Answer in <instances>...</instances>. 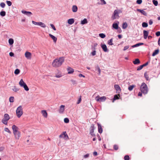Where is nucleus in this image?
Segmentation results:
<instances>
[{
    "label": "nucleus",
    "instance_id": "nucleus-1",
    "mask_svg": "<svg viewBox=\"0 0 160 160\" xmlns=\"http://www.w3.org/2000/svg\"><path fill=\"white\" fill-rule=\"evenodd\" d=\"M64 61V58L63 57H61L54 60L52 63V66L54 68H58L62 65Z\"/></svg>",
    "mask_w": 160,
    "mask_h": 160
},
{
    "label": "nucleus",
    "instance_id": "nucleus-2",
    "mask_svg": "<svg viewBox=\"0 0 160 160\" xmlns=\"http://www.w3.org/2000/svg\"><path fill=\"white\" fill-rule=\"evenodd\" d=\"M140 88L141 91L142 93L144 94L147 93L148 92V87L144 82H143L142 83Z\"/></svg>",
    "mask_w": 160,
    "mask_h": 160
},
{
    "label": "nucleus",
    "instance_id": "nucleus-3",
    "mask_svg": "<svg viewBox=\"0 0 160 160\" xmlns=\"http://www.w3.org/2000/svg\"><path fill=\"white\" fill-rule=\"evenodd\" d=\"M121 11L120 10H115L113 12V14L112 16V18L113 19H118L119 18V13H121Z\"/></svg>",
    "mask_w": 160,
    "mask_h": 160
},
{
    "label": "nucleus",
    "instance_id": "nucleus-4",
    "mask_svg": "<svg viewBox=\"0 0 160 160\" xmlns=\"http://www.w3.org/2000/svg\"><path fill=\"white\" fill-rule=\"evenodd\" d=\"M17 116L18 118H20L23 114L22 108L21 106H19L16 110Z\"/></svg>",
    "mask_w": 160,
    "mask_h": 160
},
{
    "label": "nucleus",
    "instance_id": "nucleus-5",
    "mask_svg": "<svg viewBox=\"0 0 160 160\" xmlns=\"http://www.w3.org/2000/svg\"><path fill=\"white\" fill-rule=\"evenodd\" d=\"M19 85L22 87L24 88L25 90L28 91L29 90L27 86L26 83L24 82L22 79H21L19 82Z\"/></svg>",
    "mask_w": 160,
    "mask_h": 160
},
{
    "label": "nucleus",
    "instance_id": "nucleus-6",
    "mask_svg": "<svg viewBox=\"0 0 160 160\" xmlns=\"http://www.w3.org/2000/svg\"><path fill=\"white\" fill-rule=\"evenodd\" d=\"M9 116L8 114L6 113L4 114V118L2 120V122L5 125H7L8 121L10 119Z\"/></svg>",
    "mask_w": 160,
    "mask_h": 160
},
{
    "label": "nucleus",
    "instance_id": "nucleus-7",
    "mask_svg": "<svg viewBox=\"0 0 160 160\" xmlns=\"http://www.w3.org/2000/svg\"><path fill=\"white\" fill-rule=\"evenodd\" d=\"M32 23L34 25L40 26L42 28H45L46 27V25L44 23L42 22H37L33 21H32Z\"/></svg>",
    "mask_w": 160,
    "mask_h": 160
},
{
    "label": "nucleus",
    "instance_id": "nucleus-8",
    "mask_svg": "<svg viewBox=\"0 0 160 160\" xmlns=\"http://www.w3.org/2000/svg\"><path fill=\"white\" fill-rule=\"evenodd\" d=\"M25 56L28 59L30 60L31 59L32 54L31 53L29 52H26L25 53Z\"/></svg>",
    "mask_w": 160,
    "mask_h": 160
},
{
    "label": "nucleus",
    "instance_id": "nucleus-9",
    "mask_svg": "<svg viewBox=\"0 0 160 160\" xmlns=\"http://www.w3.org/2000/svg\"><path fill=\"white\" fill-rule=\"evenodd\" d=\"M114 88L116 90V92L117 93H120L121 92V89L119 86L117 84H115L114 85Z\"/></svg>",
    "mask_w": 160,
    "mask_h": 160
},
{
    "label": "nucleus",
    "instance_id": "nucleus-10",
    "mask_svg": "<svg viewBox=\"0 0 160 160\" xmlns=\"http://www.w3.org/2000/svg\"><path fill=\"white\" fill-rule=\"evenodd\" d=\"M65 106L63 105H61L60 106L59 109V112L60 113H62L65 110Z\"/></svg>",
    "mask_w": 160,
    "mask_h": 160
},
{
    "label": "nucleus",
    "instance_id": "nucleus-11",
    "mask_svg": "<svg viewBox=\"0 0 160 160\" xmlns=\"http://www.w3.org/2000/svg\"><path fill=\"white\" fill-rule=\"evenodd\" d=\"M22 12L28 16H30L32 14V13L31 12L27 11L25 10H22Z\"/></svg>",
    "mask_w": 160,
    "mask_h": 160
},
{
    "label": "nucleus",
    "instance_id": "nucleus-12",
    "mask_svg": "<svg viewBox=\"0 0 160 160\" xmlns=\"http://www.w3.org/2000/svg\"><path fill=\"white\" fill-rule=\"evenodd\" d=\"M13 134L14 135L15 138L16 139H19L20 136V132H19V131L13 133Z\"/></svg>",
    "mask_w": 160,
    "mask_h": 160
},
{
    "label": "nucleus",
    "instance_id": "nucleus-13",
    "mask_svg": "<svg viewBox=\"0 0 160 160\" xmlns=\"http://www.w3.org/2000/svg\"><path fill=\"white\" fill-rule=\"evenodd\" d=\"M66 137H67V138H68L66 132H63V133L59 135V138H65Z\"/></svg>",
    "mask_w": 160,
    "mask_h": 160
},
{
    "label": "nucleus",
    "instance_id": "nucleus-14",
    "mask_svg": "<svg viewBox=\"0 0 160 160\" xmlns=\"http://www.w3.org/2000/svg\"><path fill=\"white\" fill-rule=\"evenodd\" d=\"M94 129L93 125H92L90 128V133L92 136H94L95 135L93 133Z\"/></svg>",
    "mask_w": 160,
    "mask_h": 160
},
{
    "label": "nucleus",
    "instance_id": "nucleus-15",
    "mask_svg": "<svg viewBox=\"0 0 160 160\" xmlns=\"http://www.w3.org/2000/svg\"><path fill=\"white\" fill-rule=\"evenodd\" d=\"M137 11L139 12H140L141 13V14L144 16H147V13L145 12L143 10H142L139 9H137Z\"/></svg>",
    "mask_w": 160,
    "mask_h": 160
},
{
    "label": "nucleus",
    "instance_id": "nucleus-16",
    "mask_svg": "<svg viewBox=\"0 0 160 160\" xmlns=\"http://www.w3.org/2000/svg\"><path fill=\"white\" fill-rule=\"evenodd\" d=\"M12 129L13 131V133H14L16 132H18V128L15 125H13L12 126Z\"/></svg>",
    "mask_w": 160,
    "mask_h": 160
},
{
    "label": "nucleus",
    "instance_id": "nucleus-17",
    "mask_svg": "<svg viewBox=\"0 0 160 160\" xmlns=\"http://www.w3.org/2000/svg\"><path fill=\"white\" fill-rule=\"evenodd\" d=\"M101 47L104 52H108V50L107 49V46L105 44L102 45L101 46Z\"/></svg>",
    "mask_w": 160,
    "mask_h": 160
},
{
    "label": "nucleus",
    "instance_id": "nucleus-18",
    "mask_svg": "<svg viewBox=\"0 0 160 160\" xmlns=\"http://www.w3.org/2000/svg\"><path fill=\"white\" fill-rule=\"evenodd\" d=\"M41 113L43 116L45 118H47L48 117V113L45 110H42L41 111Z\"/></svg>",
    "mask_w": 160,
    "mask_h": 160
},
{
    "label": "nucleus",
    "instance_id": "nucleus-19",
    "mask_svg": "<svg viewBox=\"0 0 160 160\" xmlns=\"http://www.w3.org/2000/svg\"><path fill=\"white\" fill-rule=\"evenodd\" d=\"M67 70L68 74L72 73L74 72V69L70 67H68Z\"/></svg>",
    "mask_w": 160,
    "mask_h": 160
},
{
    "label": "nucleus",
    "instance_id": "nucleus-20",
    "mask_svg": "<svg viewBox=\"0 0 160 160\" xmlns=\"http://www.w3.org/2000/svg\"><path fill=\"white\" fill-rule=\"evenodd\" d=\"M78 7L76 5H74L72 6V11L73 12H76L78 10Z\"/></svg>",
    "mask_w": 160,
    "mask_h": 160
},
{
    "label": "nucleus",
    "instance_id": "nucleus-21",
    "mask_svg": "<svg viewBox=\"0 0 160 160\" xmlns=\"http://www.w3.org/2000/svg\"><path fill=\"white\" fill-rule=\"evenodd\" d=\"M148 32L146 30L143 31V37L145 39H146L148 36Z\"/></svg>",
    "mask_w": 160,
    "mask_h": 160
},
{
    "label": "nucleus",
    "instance_id": "nucleus-22",
    "mask_svg": "<svg viewBox=\"0 0 160 160\" xmlns=\"http://www.w3.org/2000/svg\"><path fill=\"white\" fill-rule=\"evenodd\" d=\"M49 35L53 40L54 42H56L57 40V38L56 37L51 34H49Z\"/></svg>",
    "mask_w": 160,
    "mask_h": 160
},
{
    "label": "nucleus",
    "instance_id": "nucleus-23",
    "mask_svg": "<svg viewBox=\"0 0 160 160\" xmlns=\"http://www.w3.org/2000/svg\"><path fill=\"white\" fill-rule=\"evenodd\" d=\"M74 19L73 18H71L69 19L68 20V23L70 24L71 25L74 22Z\"/></svg>",
    "mask_w": 160,
    "mask_h": 160
},
{
    "label": "nucleus",
    "instance_id": "nucleus-24",
    "mask_svg": "<svg viewBox=\"0 0 160 160\" xmlns=\"http://www.w3.org/2000/svg\"><path fill=\"white\" fill-rule=\"evenodd\" d=\"M144 44V43H137L136 44H135L133 45H132V48H135V47H138L140 46H141V45H143Z\"/></svg>",
    "mask_w": 160,
    "mask_h": 160
},
{
    "label": "nucleus",
    "instance_id": "nucleus-25",
    "mask_svg": "<svg viewBox=\"0 0 160 160\" xmlns=\"http://www.w3.org/2000/svg\"><path fill=\"white\" fill-rule=\"evenodd\" d=\"M133 62L135 65L138 64L140 63V61L137 58L134 61H133Z\"/></svg>",
    "mask_w": 160,
    "mask_h": 160
},
{
    "label": "nucleus",
    "instance_id": "nucleus-26",
    "mask_svg": "<svg viewBox=\"0 0 160 160\" xmlns=\"http://www.w3.org/2000/svg\"><path fill=\"white\" fill-rule=\"evenodd\" d=\"M112 27L114 29H117L118 28V25L117 23H114L112 24Z\"/></svg>",
    "mask_w": 160,
    "mask_h": 160
},
{
    "label": "nucleus",
    "instance_id": "nucleus-27",
    "mask_svg": "<svg viewBox=\"0 0 160 160\" xmlns=\"http://www.w3.org/2000/svg\"><path fill=\"white\" fill-rule=\"evenodd\" d=\"M88 23V21L86 18H84L81 21V24H84Z\"/></svg>",
    "mask_w": 160,
    "mask_h": 160
},
{
    "label": "nucleus",
    "instance_id": "nucleus-28",
    "mask_svg": "<svg viewBox=\"0 0 160 160\" xmlns=\"http://www.w3.org/2000/svg\"><path fill=\"white\" fill-rule=\"evenodd\" d=\"M12 89L15 92H17L19 90V89L17 88L16 86H14L12 87Z\"/></svg>",
    "mask_w": 160,
    "mask_h": 160
},
{
    "label": "nucleus",
    "instance_id": "nucleus-29",
    "mask_svg": "<svg viewBox=\"0 0 160 160\" xmlns=\"http://www.w3.org/2000/svg\"><path fill=\"white\" fill-rule=\"evenodd\" d=\"M159 50L158 49H157L155 50L154 52H153L152 54V56H155L156 55L158 54L159 52Z\"/></svg>",
    "mask_w": 160,
    "mask_h": 160
},
{
    "label": "nucleus",
    "instance_id": "nucleus-30",
    "mask_svg": "<svg viewBox=\"0 0 160 160\" xmlns=\"http://www.w3.org/2000/svg\"><path fill=\"white\" fill-rule=\"evenodd\" d=\"M6 12L4 11H2L0 12V15L2 17H4L6 15Z\"/></svg>",
    "mask_w": 160,
    "mask_h": 160
},
{
    "label": "nucleus",
    "instance_id": "nucleus-31",
    "mask_svg": "<svg viewBox=\"0 0 160 160\" xmlns=\"http://www.w3.org/2000/svg\"><path fill=\"white\" fill-rule=\"evenodd\" d=\"M8 42L10 45H12L14 42L13 39L12 38H10L8 40Z\"/></svg>",
    "mask_w": 160,
    "mask_h": 160
},
{
    "label": "nucleus",
    "instance_id": "nucleus-32",
    "mask_svg": "<svg viewBox=\"0 0 160 160\" xmlns=\"http://www.w3.org/2000/svg\"><path fill=\"white\" fill-rule=\"evenodd\" d=\"M112 42H113L112 39L111 38L108 41V43L109 45H113Z\"/></svg>",
    "mask_w": 160,
    "mask_h": 160
},
{
    "label": "nucleus",
    "instance_id": "nucleus-33",
    "mask_svg": "<svg viewBox=\"0 0 160 160\" xmlns=\"http://www.w3.org/2000/svg\"><path fill=\"white\" fill-rule=\"evenodd\" d=\"M95 70L96 71H97L98 73H100V69L98 65H97L96 67Z\"/></svg>",
    "mask_w": 160,
    "mask_h": 160
},
{
    "label": "nucleus",
    "instance_id": "nucleus-34",
    "mask_svg": "<svg viewBox=\"0 0 160 160\" xmlns=\"http://www.w3.org/2000/svg\"><path fill=\"white\" fill-rule=\"evenodd\" d=\"M128 26V24L126 22L123 23L122 26V28L124 29H126Z\"/></svg>",
    "mask_w": 160,
    "mask_h": 160
},
{
    "label": "nucleus",
    "instance_id": "nucleus-35",
    "mask_svg": "<svg viewBox=\"0 0 160 160\" xmlns=\"http://www.w3.org/2000/svg\"><path fill=\"white\" fill-rule=\"evenodd\" d=\"M118 95H114L112 102H114V100L119 99V98Z\"/></svg>",
    "mask_w": 160,
    "mask_h": 160
},
{
    "label": "nucleus",
    "instance_id": "nucleus-36",
    "mask_svg": "<svg viewBox=\"0 0 160 160\" xmlns=\"http://www.w3.org/2000/svg\"><path fill=\"white\" fill-rule=\"evenodd\" d=\"M9 101L11 102H13L14 101V98L13 97H10L9 98Z\"/></svg>",
    "mask_w": 160,
    "mask_h": 160
},
{
    "label": "nucleus",
    "instance_id": "nucleus-37",
    "mask_svg": "<svg viewBox=\"0 0 160 160\" xmlns=\"http://www.w3.org/2000/svg\"><path fill=\"white\" fill-rule=\"evenodd\" d=\"M135 87V85H132L131 86H129L128 88V89L130 91H131L132 90L133 88Z\"/></svg>",
    "mask_w": 160,
    "mask_h": 160
},
{
    "label": "nucleus",
    "instance_id": "nucleus-38",
    "mask_svg": "<svg viewBox=\"0 0 160 160\" xmlns=\"http://www.w3.org/2000/svg\"><path fill=\"white\" fill-rule=\"evenodd\" d=\"M142 26L143 27H144V28L147 27L148 26V24L146 22H143L142 24Z\"/></svg>",
    "mask_w": 160,
    "mask_h": 160
},
{
    "label": "nucleus",
    "instance_id": "nucleus-39",
    "mask_svg": "<svg viewBox=\"0 0 160 160\" xmlns=\"http://www.w3.org/2000/svg\"><path fill=\"white\" fill-rule=\"evenodd\" d=\"M4 131H5L8 132V133H9L10 134L11 133V132L10 131L9 129L7 128H5Z\"/></svg>",
    "mask_w": 160,
    "mask_h": 160
},
{
    "label": "nucleus",
    "instance_id": "nucleus-40",
    "mask_svg": "<svg viewBox=\"0 0 160 160\" xmlns=\"http://www.w3.org/2000/svg\"><path fill=\"white\" fill-rule=\"evenodd\" d=\"M144 77L148 81L149 80V77L148 76V75L147 73V72H145L144 73Z\"/></svg>",
    "mask_w": 160,
    "mask_h": 160
},
{
    "label": "nucleus",
    "instance_id": "nucleus-41",
    "mask_svg": "<svg viewBox=\"0 0 160 160\" xmlns=\"http://www.w3.org/2000/svg\"><path fill=\"white\" fill-rule=\"evenodd\" d=\"M152 2L153 4L155 6H157L158 5V2L157 1L153 0L152 1Z\"/></svg>",
    "mask_w": 160,
    "mask_h": 160
},
{
    "label": "nucleus",
    "instance_id": "nucleus-42",
    "mask_svg": "<svg viewBox=\"0 0 160 160\" xmlns=\"http://www.w3.org/2000/svg\"><path fill=\"white\" fill-rule=\"evenodd\" d=\"M19 72L20 70L19 69H16L14 71V73L16 75L18 74L19 73Z\"/></svg>",
    "mask_w": 160,
    "mask_h": 160
},
{
    "label": "nucleus",
    "instance_id": "nucleus-43",
    "mask_svg": "<svg viewBox=\"0 0 160 160\" xmlns=\"http://www.w3.org/2000/svg\"><path fill=\"white\" fill-rule=\"evenodd\" d=\"M5 5H5V3L3 2L1 3L0 4V6L2 8H4L5 7Z\"/></svg>",
    "mask_w": 160,
    "mask_h": 160
},
{
    "label": "nucleus",
    "instance_id": "nucleus-44",
    "mask_svg": "<svg viewBox=\"0 0 160 160\" xmlns=\"http://www.w3.org/2000/svg\"><path fill=\"white\" fill-rule=\"evenodd\" d=\"M106 97H101V102L104 101L106 99Z\"/></svg>",
    "mask_w": 160,
    "mask_h": 160
},
{
    "label": "nucleus",
    "instance_id": "nucleus-45",
    "mask_svg": "<svg viewBox=\"0 0 160 160\" xmlns=\"http://www.w3.org/2000/svg\"><path fill=\"white\" fill-rule=\"evenodd\" d=\"M64 122L66 123H68L69 122V120L67 118H65L64 119Z\"/></svg>",
    "mask_w": 160,
    "mask_h": 160
},
{
    "label": "nucleus",
    "instance_id": "nucleus-46",
    "mask_svg": "<svg viewBox=\"0 0 160 160\" xmlns=\"http://www.w3.org/2000/svg\"><path fill=\"white\" fill-rule=\"evenodd\" d=\"M71 81L72 82V84L73 85L77 84L76 81L74 80L71 79Z\"/></svg>",
    "mask_w": 160,
    "mask_h": 160
},
{
    "label": "nucleus",
    "instance_id": "nucleus-47",
    "mask_svg": "<svg viewBox=\"0 0 160 160\" xmlns=\"http://www.w3.org/2000/svg\"><path fill=\"white\" fill-rule=\"evenodd\" d=\"M143 67V66L141 65L137 68V70L138 71H139L141 70Z\"/></svg>",
    "mask_w": 160,
    "mask_h": 160
},
{
    "label": "nucleus",
    "instance_id": "nucleus-48",
    "mask_svg": "<svg viewBox=\"0 0 160 160\" xmlns=\"http://www.w3.org/2000/svg\"><path fill=\"white\" fill-rule=\"evenodd\" d=\"M124 159L125 160H129V158L128 155H126L124 157Z\"/></svg>",
    "mask_w": 160,
    "mask_h": 160
},
{
    "label": "nucleus",
    "instance_id": "nucleus-49",
    "mask_svg": "<svg viewBox=\"0 0 160 160\" xmlns=\"http://www.w3.org/2000/svg\"><path fill=\"white\" fill-rule=\"evenodd\" d=\"M6 3L9 6H10L12 5V3L10 1H7Z\"/></svg>",
    "mask_w": 160,
    "mask_h": 160
},
{
    "label": "nucleus",
    "instance_id": "nucleus-50",
    "mask_svg": "<svg viewBox=\"0 0 160 160\" xmlns=\"http://www.w3.org/2000/svg\"><path fill=\"white\" fill-rule=\"evenodd\" d=\"M106 37V35L105 34H103V33H101L100 34V37H101V38H105Z\"/></svg>",
    "mask_w": 160,
    "mask_h": 160
},
{
    "label": "nucleus",
    "instance_id": "nucleus-51",
    "mask_svg": "<svg viewBox=\"0 0 160 160\" xmlns=\"http://www.w3.org/2000/svg\"><path fill=\"white\" fill-rule=\"evenodd\" d=\"M95 100L97 101H98L100 100V97L99 96H97L95 98Z\"/></svg>",
    "mask_w": 160,
    "mask_h": 160
},
{
    "label": "nucleus",
    "instance_id": "nucleus-52",
    "mask_svg": "<svg viewBox=\"0 0 160 160\" xmlns=\"http://www.w3.org/2000/svg\"><path fill=\"white\" fill-rule=\"evenodd\" d=\"M81 96H80L78 99V101L77 102V104H79V103H80L81 102Z\"/></svg>",
    "mask_w": 160,
    "mask_h": 160
},
{
    "label": "nucleus",
    "instance_id": "nucleus-53",
    "mask_svg": "<svg viewBox=\"0 0 160 160\" xmlns=\"http://www.w3.org/2000/svg\"><path fill=\"white\" fill-rule=\"evenodd\" d=\"M50 25L51 27L53 29V30L55 31L56 30V28L52 24H51Z\"/></svg>",
    "mask_w": 160,
    "mask_h": 160
},
{
    "label": "nucleus",
    "instance_id": "nucleus-54",
    "mask_svg": "<svg viewBox=\"0 0 160 160\" xmlns=\"http://www.w3.org/2000/svg\"><path fill=\"white\" fill-rule=\"evenodd\" d=\"M142 0H137L136 1L137 3L139 4H141L142 3Z\"/></svg>",
    "mask_w": 160,
    "mask_h": 160
},
{
    "label": "nucleus",
    "instance_id": "nucleus-55",
    "mask_svg": "<svg viewBox=\"0 0 160 160\" xmlns=\"http://www.w3.org/2000/svg\"><path fill=\"white\" fill-rule=\"evenodd\" d=\"M106 4V2L104 0H101V4Z\"/></svg>",
    "mask_w": 160,
    "mask_h": 160
},
{
    "label": "nucleus",
    "instance_id": "nucleus-56",
    "mask_svg": "<svg viewBox=\"0 0 160 160\" xmlns=\"http://www.w3.org/2000/svg\"><path fill=\"white\" fill-rule=\"evenodd\" d=\"M129 48V46L128 45L124 47L123 50L124 51H125L126 50H127Z\"/></svg>",
    "mask_w": 160,
    "mask_h": 160
},
{
    "label": "nucleus",
    "instance_id": "nucleus-57",
    "mask_svg": "<svg viewBox=\"0 0 160 160\" xmlns=\"http://www.w3.org/2000/svg\"><path fill=\"white\" fill-rule=\"evenodd\" d=\"M114 149L117 150L118 149V145H115L113 147Z\"/></svg>",
    "mask_w": 160,
    "mask_h": 160
},
{
    "label": "nucleus",
    "instance_id": "nucleus-58",
    "mask_svg": "<svg viewBox=\"0 0 160 160\" xmlns=\"http://www.w3.org/2000/svg\"><path fill=\"white\" fill-rule=\"evenodd\" d=\"M91 54L92 56H94L96 54V51L95 50L93 51L91 53Z\"/></svg>",
    "mask_w": 160,
    "mask_h": 160
},
{
    "label": "nucleus",
    "instance_id": "nucleus-59",
    "mask_svg": "<svg viewBox=\"0 0 160 160\" xmlns=\"http://www.w3.org/2000/svg\"><path fill=\"white\" fill-rule=\"evenodd\" d=\"M62 76L61 74H58L55 76L54 77L57 78H60Z\"/></svg>",
    "mask_w": 160,
    "mask_h": 160
},
{
    "label": "nucleus",
    "instance_id": "nucleus-60",
    "mask_svg": "<svg viewBox=\"0 0 160 160\" xmlns=\"http://www.w3.org/2000/svg\"><path fill=\"white\" fill-rule=\"evenodd\" d=\"M89 156V154L88 153V154H87L84 155L83 157L84 158H87Z\"/></svg>",
    "mask_w": 160,
    "mask_h": 160
},
{
    "label": "nucleus",
    "instance_id": "nucleus-61",
    "mask_svg": "<svg viewBox=\"0 0 160 160\" xmlns=\"http://www.w3.org/2000/svg\"><path fill=\"white\" fill-rule=\"evenodd\" d=\"M156 35L157 36H159L160 35V31H158L156 33Z\"/></svg>",
    "mask_w": 160,
    "mask_h": 160
},
{
    "label": "nucleus",
    "instance_id": "nucleus-62",
    "mask_svg": "<svg viewBox=\"0 0 160 160\" xmlns=\"http://www.w3.org/2000/svg\"><path fill=\"white\" fill-rule=\"evenodd\" d=\"M98 131L99 133H100V124L98 123Z\"/></svg>",
    "mask_w": 160,
    "mask_h": 160
},
{
    "label": "nucleus",
    "instance_id": "nucleus-63",
    "mask_svg": "<svg viewBox=\"0 0 160 160\" xmlns=\"http://www.w3.org/2000/svg\"><path fill=\"white\" fill-rule=\"evenodd\" d=\"M9 54L10 56L11 57H13L14 55V53L12 52H10Z\"/></svg>",
    "mask_w": 160,
    "mask_h": 160
},
{
    "label": "nucleus",
    "instance_id": "nucleus-64",
    "mask_svg": "<svg viewBox=\"0 0 160 160\" xmlns=\"http://www.w3.org/2000/svg\"><path fill=\"white\" fill-rule=\"evenodd\" d=\"M153 23L152 21V20H149V25H152Z\"/></svg>",
    "mask_w": 160,
    "mask_h": 160
}]
</instances>
